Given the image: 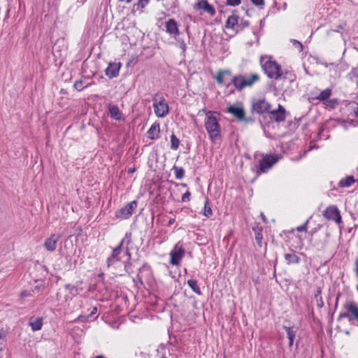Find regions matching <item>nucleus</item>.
<instances>
[{
    "label": "nucleus",
    "instance_id": "nucleus-1",
    "mask_svg": "<svg viewBox=\"0 0 358 358\" xmlns=\"http://www.w3.org/2000/svg\"><path fill=\"white\" fill-rule=\"evenodd\" d=\"M215 112L208 111L205 120V127L212 142L221 140V127Z\"/></svg>",
    "mask_w": 358,
    "mask_h": 358
},
{
    "label": "nucleus",
    "instance_id": "nucleus-2",
    "mask_svg": "<svg viewBox=\"0 0 358 358\" xmlns=\"http://www.w3.org/2000/svg\"><path fill=\"white\" fill-rule=\"evenodd\" d=\"M260 64L264 73L269 78L278 80L282 76L280 65L275 61H272L270 57L266 55L260 57Z\"/></svg>",
    "mask_w": 358,
    "mask_h": 358
},
{
    "label": "nucleus",
    "instance_id": "nucleus-3",
    "mask_svg": "<svg viewBox=\"0 0 358 358\" xmlns=\"http://www.w3.org/2000/svg\"><path fill=\"white\" fill-rule=\"evenodd\" d=\"M260 78L258 74L253 73L250 78H246L242 74H237L232 77L231 83L226 85V87H229L233 85L234 88L238 91H242L246 87H251L255 83L258 82Z\"/></svg>",
    "mask_w": 358,
    "mask_h": 358
},
{
    "label": "nucleus",
    "instance_id": "nucleus-4",
    "mask_svg": "<svg viewBox=\"0 0 358 358\" xmlns=\"http://www.w3.org/2000/svg\"><path fill=\"white\" fill-rule=\"evenodd\" d=\"M153 108L155 115L159 117H164L169 113V107L164 97L160 94H156L153 98Z\"/></svg>",
    "mask_w": 358,
    "mask_h": 358
},
{
    "label": "nucleus",
    "instance_id": "nucleus-5",
    "mask_svg": "<svg viewBox=\"0 0 358 358\" xmlns=\"http://www.w3.org/2000/svg\"><path fill=\"white\" fill-rule=\"evenodd\" d=\"M131 234L127 233L124 237L121 240L118 245L113 249L112 254L107 258L106 264L107 267L109 268L113 266L115 262L120 261V255L124 249V245L126 243L127 245H129L131 243L130 238Z\"/></svg>",
    "mask_w": 358,
    "mask_h": 358
},
{
    "label": "nucleus",
    "instance_id": "nucleus-6",
    "mask_svg": "<svg viewBox=\"0 0 358 358\" xmlns=\"http://www.w3.org/2000/svg\"><path fill=\"white\" fill-rule=\"evenodd\" d=\"M279 160L278 155L270 154L262 156V159L259 162V165L257 166L256 172L258 175L266 173L275 163Z\"/></svg>",
    "mask_w": 358,
    "mask_h": 358
},
{
    "label": "nucleus",
    "instance_id": "nucleus-7",
    "mask_svg": "<svg viewBox=\"0 0 358 358\" xmlns=\"http://www.w3.org/2000/svg\"><path fill=\"white\" fill-rule=\"evenodd\" d=\"M344 308L347 310L345 313H340L338 321L343 318H348L350 322H357L358 327V306L355 301H346L344 304Z\"/></svg>",
    "mask_w": 358,
    "mask_h": 358
},
{
    "label": "nucleus",
    "instance_id": "nucleus-8",
    "mask_svg": "<svg viewBox=\"0 0 358 358\" xmlns=\"http://www.w3.org/2000/svg\"><path fill=\"white\" fill-rule=\"evenodd\" d=\"M185 254V250L184 249L182 244L180 241L178 242L170 252V264L173 266L179 265L180 260L184 257Z\"/></svg>",
    "mask_w": 358,
    "mask_h": 358
},
{
    "label": "nucleus",
    "instance_id": "nucleus-9",
    "mask_svg": "<svg viewBox=\"0 0 358 358\" xmlns=\"http://www.w3.org/2000/svg\"><path fill=\"white\" fill-rule=\"evenodd\" d=\"M271 105L265 99H255L252 101V111L259 115L269 113Z\"/></svg>",
    "mask_w": 358,
    "mask_h": 358
},
{
    "label": "nucleus",
    "instance_id": "nucleus-10",
    "mask_svg": "<svg viewBox=\"0 0 358 358\" xmlns=\"http://www.w3.org/2000/svg\"><path fill=\"white\" fill-rule=\"evenodd\" d=\"M137 207V201H132L115 212V217L120 219H128L130 217Z\"/></svg>",
    "mask_w": 358,
    "mask_h": 358
},
{
    "label": "nucleus",
    "instance_id": "nucleus-11",
    "mask_svg": "<svg viewBox=\"0 0 358 358\" xmlns=\"http://www.w3.org/2000/svg\"><path fill=\"white\" fill-rule=\"evenodd\" d=\"M324 217L329 220H333L336 224H340L342 222L340 211L336 206H329L322 213Z\"/></svg>",
    "mask_w": 358,
    "mask_h": 358
},
{
    "label": "nucleus",
    "instance_id": "nucleus-12",
    "mask_svg": "<svg viewBox=\"0 0 358 358\" xmlns=\"http://www.w3.org/2000/svg\"><path fill=\"white\" fill-rule=\"evenodd\" d=\"M227 112L233 115L238 120L244 121L245 122L250 121V119L245 117V110L242 106L231 105L227 108Z\"/></svg>",
    "mask_w": 358,
    "mask_h": 358
},
{
    "label": "nucleus",
    "instance_id": "nucleus-13",
    "mask_svg": "<svg viewBox=\"0 0 358 358\" xmlns=\"http://www.w3.org/2000/svg\"><path fill=\"white\" fill-rule=\"evenodd\" d=\"M286 113L285 108L282 105L278 104L277 110H270V119L275 122H283L286 118Z\"/></svg>",
    "mask_w": 358,
    "mask_h": 358
},
{
    "label": "nucleus",
    "instance_id": "nucleus-14",
    "mask_svg": "<svg viewBox=\"0 0 358 358\" xmlns=\"http://www.w3.org/2000/svg\"><path fill=\"white\" fill-rule=\"evenodd\" d=\"M165 28L166 32L174 38H176V37L180 34L178 24L176 20L173 18H171L166 22Z\"/></svg>",
    "mask_w": 358,
    "mask_h": 358
},
{
    "label": "nucleus",
    "instance_id": "nucleus-15",
    "mask_svg": "<svg viewBox=\"0 0 358 358\" xmlns=\"http://www.w3.org/2000/svg\"><path fill=\"white\" fill-rule=\"evenodd\" d=\"M121 66L122 64L120 62H110L105 70L106 76L110 79L117 77Z\"/></svg>",
    "mask_w": 358,
    "mask_h": 358
},
{
    "label": "nucleus",
    "instance_id": "nucleus-16",
    "mask_svg": "<svg viewBox=\"0 0 358 358\" xmlns=\"http://www.w3.org/2000/svg\"><path fill=\"white\" fill-rule=\"evenodd\" d=\"M60 238L59 234H53L47 238L44 242V248L49 252H54L57 248V243Z\"/></svg>",
    "mask_w": 358,
    "mask_h": 358
},
{
    "label": "nucleus",
    "instance_id": "nucleus-17",
    "mask_svg": "<svg viewBox=\"0 0 358 358\" xmlns=\"http://www.w3.org/2000/svg\"><path fill=\"white\" fill-rule=\"evenodd\" d=\"M195 8L203 10L205 12L208 13L210 16H214L215 15V9L214 7L210 5L207 0H201L198 1L195 6Z\"/></svg>",
    "mask_w": 358,
    "mask_h": 358
},
{
    "label": "nucleus",
    "instance_id": "nucleus-18",
    "mask_svg": "<svg viewBox=\"0 0 358 358\" xmlns=\"http://www.w3.org/2000/svg\"><path fill=\"white\" fill-rule=\"evenodd\" d=\"M238 20L239 17L236 14H233L228 17L227 20L226 22L225 27L226 29H230L236 31V33L239 32L238 29Z\"/></svg>",
    "mask_w": 358,
    "mask_h": 358
},
{
    "label": "nucleus",
    "instance_id": "nucleus-19",
    "mask_svg": "<svg viewBox=\"0 0 358 358\" xmlns=\"http://www.w3.org/2000/svg\"><path fill=\"white\" fill-rule=\"evenodd\" d=\"M160 132V125L157 122H155L148 129L147 134L148 137L151 140H155L159 138V134Z\"/></svg>",
    "mask_w": 358,
    "mask_h": 358
},
{
    "label": "nucleus",
    "instance_id": "nucleus-20",
    "mask_svg": "<svg viewBox=\"0 0 358 358\" xmlns=\"http://www.w3.org/2000/svg\"><path fill=\"white\" fill-rule=\"evenodd\" d=\"M285 259L288 264H296L300 262V257L296 254L293 250L285 254Z\"/></svg>",
    "mask_w": 358,
    "mask_h": 358
},
{
    "label": "nucleus",
    "instance_id": "nucleus-21",
    "mask_svg": "<svg viewBox=\"0 0 358 358\" xmlns=\"http://www.w3.org/2000/svg\"><path fill=\"white\" fill-rule=\"evenodd\" d=\"M150 0H138L133 4L131 13L138 12L143 13L144 8L149 4Z\"/></svg>",
    "mask_w": 358,
    "mask_h": 358
},
{
    "label": "nucleus",
    "instance_id": "nucleus-22",
    "mask_svg": "<svg viewBox=\"0 0 358 358\" xmlns=\"http://www.w3.org/2000/svg\"><path fill=\"white\" fill-rule=\"evenodd\" d=\"M29 326L31 327L33 331H39L41 329L43 326V318L42 317H31L29 319Z\"/></svg>",
    "mask_w": 358,
    "mask_h": 358
},
{
    "label": "nucleus",
    "instance_id": "nucleus-23",
    "mask_svg": "<svg viewBox=\"0 0 358 358\" xmlns=\"http://www.w3.org/2000/svg\"><path fill=\"white\" fill-rule=\"evenodd\" d=\"M109 114L111 118L115 120H122V112L119 108L115 105H109L108 106Z\"/></svg>",
    "mask_w": 358,
    "mask_h": 358
},
{
    "label": "nucleus",
    "instance_id": "nucleus-24",
    "mask_svg": "<svg viewBox=\"0 0 358 358\" xmlns=\"http://www.w3.org/2000/svg\"><path fill=\"white\" fill-rule=\"evenodd\" d=\"M283 329L286 331L287 338L289 339V347L293 345L294 340L296 336V330L294 327H286L283 326Z\"/></svg>",
    "mask_w": 358,
    "mask_h": 358
},
{
    "label": "nucleus",
    "instance_id": "nucleus-25",
    "mask_svg": "<svg viewBox=\"0 0 358 358\" xmlns=\"http://www.w3.org/2000/svg\"><path fill=\"white\" fill-rule=\"evenodd\" d=\"M224 76H231V71L229 69L220 70L217 72V76L215 77L216 81L218 85H223L224 82Z\"/></svg>",
    "mask_w": 358,
    "mask_h": 358
},
{
    "label": "nucleus",
    "instance_id": "nucleus-26",
    "mask_svg": "<svg viewBox=\"0 0 358 358\" xmlns=\"http://www.w3.org/2000/svg\"><path fill=\"white\" fill-rule=\"evenodd\" d=\"M314 299L317 302V306L321 308L324 306V301L322 296V288L317 287L316 290L314 293Z\"/></svg>",
    "mask_w": 358,
    "mask_h": 358
},
{
    "label": "nucleus",
    "instance_id": "nucleus-27",
    "mask_svg": "<svg viewBox=\"0 0 358 358\" xmlns=\"http://www.w3.org/2000/svg\"><path fill=\"white\" fill-rule=\"evenodd\" d=\"M255 232V240L257 241V245L259 247L262 246V239H263V234H262V227H253L252 229Z\"/></svg>",
    "mask_w": 358,
    "mask_h": 358
},
{
    "label": "nucleus",
    "instance_id": "nucleus-28",
    "mask_svg": "<svg viewBox=\"0 0 358 358\" xmlns=\"http://www.w3.org/2000/svg\"><path fill=\"white\" fill-rule=\"evenodd\" d=\"M188 286L192 289V291L198 295H201L202 292L201 291L200 287L197 285V281L196 280H187Z\"/></svg>",
    "mask_w": 358,
    "mask_h": 358
},
{
    "label": "nucleus",
    "instance_id": "nucleus-29",
    "mask_svg": "<svg viewBox=\"0 0 358 358\" xmlns=\"http://www.w3.org/2000/svg\"><path fill=\"white\" fill-rule=\"evenodd\" d=\"M355 178L353 176H347L340 180L338 185L340 187H350L355 182Z\"/></svg>",
    "mask_w": 358,
    "mask_h": 358
},
{
    "label": "nucleus",
    "instance_id": "nucleus-30",
    "mask_svg": "<svg viewBox=\"0 0 358 358\" xmlns=\"http://www.w3.org/2000/svg\"><path fill=\"white\" fill-rule=\"evenodd\" d=\"M203 215L207 217H210L213 215L212 208L209 203V199L206 198L203 208Z\"/></svg>",
    "mask_w": 358,
    "mask_h": 358
},
{
    "label": "nucleus",
    "instance_id": "nucleus-31",
    "mask_svg": "<svg viewBox=\"0 0 358 358\" xmlns=\"http://www.w3.org/2000/svg\"><path fill=\"white\" fill-rule=\"evenodd\" d=\"M331 94V90L330 89H325L322 90L318 95L317 99L320 101H326Z\"/></svg>",
    "mask_w": 358,
    "mask_h": 358
},
{
    "label": "nucleus",
    "instance_id": "nucleus-32",
    "mask_svg": "<svg viewBox=\"0 0 358 358\" xmlns=\"http://www.w3.org/2000/svg\"><path fill=\"white\" fill-rule=\"evenodd\" d=\"M180 145V140L173 133L171 136V149L176 150L178 149Z\"/></svg>",
    "mask_w": 358,
    "mask_h": 358
},
{
    "label": "nucleus",
    "instance_id": "nucleus-33",
    "mask_svg": "<svg viewBox=\"0 0 358 358\" xmlns=\"http://www.w3.org/2000/svg\"><path fill=\"white\" fill-rule=\"evenodd\" d=\"M173 169L174 170L175 176L177 179H182L185 175V170L182 167L173 166Z\"/></svg>",
    "mask_w": 358,
    "mask_h": 358
},
{
    "label": "nucleus",
    "instance_id": "nucleus-34",
    "mask_svg": "<svg viewBox=\"0 0 358 358\" xmlns=\"http://www.w3.org/2000/svg\"><path fill=\"white\" fill-rule=\"evenodd\" d=\"M88 86V85H84V82L81 80H76L74 84H73V87L75 90H78V91H82L83 89H85V87H87Z\"/></svg>",
    "mask_w": 358,
    "mask_h": 358
},
{
    "label": "nucleus",
    "instance_id": "nucleus-35",
    "mask_svg": "<svg viewBox=\"0 0 358 358\" xmlns=\"http://www.w3.org/2000/svg\"><path fill=\"white\" fill-rule=\"evenodd\" d=\"M348 77L351 80L358 78V69L352 68L350 72L348 73Z\"/></svg>",
    "mask_w": 358,
    "mask_h": 358
},
{
    "label": "nucleus",
    "instance_id": "nucleus-36",
    "mask_svg": "<svg viewBox=\"0 0 358 358\" xmlns=\"http://www.w3.org/2000/svg\"><path fill=\"white\" fill-rule=\"evenodd\" d=\"M249 25H250V22L247 20H241V22L238 21L239 31H242L245 27H248Z\"/></svg>",
    "mask_w": 358,
    "mask_h": 358
},
{
    "label": "nucleus",
    "instance_id": "nucleus-37",
    "mask_svg": "<svg viewBox=\"0 0 358 358\" xmlns=\"http://www.w3.org/2000/svg\"><path fill=\"white\" fill-rule=\"evenodd\" d=\"M175 39L178 41L180 48L182 50L183 52H185L186 51L187 46H186V43H185L184 40L181 39V38H177Z\"/></svg>",
    "mask_w": 358,
    "mask_h": 358
},
{
    "label": "nucleus",
    "instance_id": "nucleus-38",
    "mask_svg": "<svg viewBox=\"0 0 358 358\" xmlns=\"http://www.w3.org/2000/svg\"><path fill=\"white\" fill-rule=\"evenodd\" d=\"M311 217H309V219H308L306 222L299 227H296V230L298 231H306L307 230V225L308 224V222H309V220L310 219Z\"/></svg>",
    "mask_w": 358,
    "mask_h": 358
},
{
    "label": "nucleus",
    "instance_id": "nucleus-39",
    "mask_svg": "<svg viewBox=\"0 0 358 358\" xmlns=\"http://www.w3.org/2000/svg\"><path fill=\"white\" fill-rule=\"evenodd\" d=\"M131 266L132 264L130 262V260H128L127 262H124V269L128 274H130L131 273Z\"/></svg>",
    "mask_w": 358,
    "mask_h": 358
},
{
    "label": "nucleus",
    "instance_id": "nucleus-40",
    "mask_svg": "<svg viewBox=\"0 0 358 358\" xmlns=\"http://www.w3.org/2000/svg\"><path fill=\"white\" fill-rule=\"evenodd\" d=\"M253 4L258 6L260 8H263L264 6V0H250Z\"/></svg>",
    "mask_w": 358,
    "mask_h": 358
},
{
    "label": "nucleus",
    "instance_id": "nucleus-41",
    "mask_svg": "<svg viewBox=\"0 0 358 358\" xmlns=\"http://www.w3.org/2000/svg\"><path fill=\"white\" fill-rule=\"evenodd\" d=\"M241 0H227V4L231 6H236L241 3Z\"/></svg>",
    "mask_w": 358,
    "mask_h": 358
},
{
    "label": "nucleus",
    "instance_id": "nucleus-42",
    "mask_svg": "<svg viewBox=\"0 0 358 358\" xmlns=\"http://www.w3.org/2000/svg\"><path fill=\"white\" fill-rule=\"evenodd\" d=\"M191 193L189 191H187L182 196V202L189 201L190 199Z\"/></svg>",
    "mask_w": 358,
    "mask_h": 358
},
{
    "label": "nucleus",
    "instance_id": "nucleus-43",
    "mask_svg": "<svg viewBox=\"0 0 358 358\" xmlns=\"http://www.w3.org/2000/svg\"><path fill=\"white\" fill-rule=\"evenodd\" d=\"M353 271L356 277L358 278V257H357L355 260V266Z\"/></svg>",
    "mask_w": 358,
    "mask_h": 358
},
{
    "label": "nucleus",
    "instance_id": "nucleus-44",
    "mask_svg": "<svg viewBox=\"0 0 358 358\" xmlns=\"http://www.w3.org/2000/svg\"><path fill=\"white\" fill-rule=\"evenodd\" d=\"M293 44L296 47V48H299L300 51H302L303 50V45L301 42L296 41V40H293Z\"/></svg>",
    "mask_w": 358,
    "mask_h": 358
},
{
    "label": "nucleus",
    "instance_id": "nucleus-45",
    "mask_svg": "<svg viewBox=\"0 0 358 358\" xmlns=\"http://www.w3.org/2000/svg\"><path fill=\"white\" fill-rule=\"evenodd\" d=\"M65 288L68 290H69L71 292H73V290H76V287L73 285H71V284H66L65 285Z\"/></svg>",
    "mask_w": 358,
    "mask_h": 358
},
{
    "label": "nucleus",
    "instance_id": "nucleus-46",
    "mask_svg": "<svg viewBox=\"0 0 358 358\" xmlns=\"http://www.w3.org/2000/svg\"><path fill=\"white\" fill-rule=\"evenodd\" d=\"M352 109H353L355 116L358 117V103H354V106H352Z\"/></svg>",
    "mask_w": 358,
    "mask_h": 358
},
{
    "label": "nucleus",
    "instance_id": "nucleus-47",
    "mask_svg": "<svg viewBox=\"0 0 358 358\" xmlns=\"http://www.w3.org/2000/svg\"><path fill=\"white\" fill-rule=\"evenodd\" d=\"M88 317H87V316H85V315H80V316L78 317V320L79 322H85V321Z\"/></svg>",
    "mask_w": 358,
    "mask_h": 358
},
{
    "label": "nucleus",
    "instance_id": "nucleus-48",
    "mask_svg": "<svg viewBox=\"0 0 358 358\" xmlns=\"http://www.w3.org/2000/svg\"><path fill=\"white\" fill-rule=\"evenodd\" d=\"M125 250H126L125 254L128 257V260H130L131 255V252H130L129 249L128 248V245H127Z\"/></svg>",
    "mask_w": 358,
    "mask_h": 358
},
{
    "label": "nucleus",
    "instance_id": "nucleus-49",
    "mask_svg": "<svg viewBox=\"0 0 358 358\" xmlns=\"http://www.w3.org/2000/svg\"><path fill=\"white\" fill-rule=\"evenodd\" d=\"M96 312H97V308H96V307H94V308H92V310L91 311L90 314H89V315H87V317H90V316H92V315H93L94 314L96 313Z\"/></svg>",
    "mask_w": 358,
    "mask_h": 358
},
{
    "label": "nucleus",
    "instance_id": "nucleus-50",
    "mask_svg": "<svg viewBox=\"0 0 358 358\" xmlns=\"http://www.w3.org/2000/svg\"><path fill=\"white\" fill-rule=\"evenodd\" d=\"M136 171V169L135 168H129L128 169V173H133Z\"/></svg>",
    "mask_w": 358,
    "mask_h": 358
},
{
    "label": "nucleus",
    "instance_id": "nucleus-51",
    "mask_svg": "<svg viewBox=\"0 0 358 358\" xmlns=\"http://www.w3.org/2000/svg\"><path fill=\"white\" fill-rule=\"evenodd\" d=\"M133 0H119L120 2H124L126 3H130L132 2Z\"/></svg>",
    "mask_w": 358,
    "mask_h": 358
},
{
    "label": "nucleus",
    "instance_id": "nucleus-52",
    "mask_svg": "<svg viewBox=\"0 0 358 358\" xmlns=\"http://www.w3.org/2000/svg\"><path fill=\"white\" fill-rule=\"evenodd\" d=\"M261 217L262 218V220H264V222H266V216L264 215V213H261Z\"/></svg>",
    "mask_w": 358,
    "mask_h": 358
},
{
    "label": "nucleus",
    "instance_id": "nucleus-53",
    "mask_svg": "<svg viewBox=\"0 0 358 358\" xmlns=\"http://www.w3.org/2000/svg\"><path fill=\"white\" fill-rule=\"evenodd\" d=\"M339 296H340V294H338V296H337V297H336V304H335V308H336V307H337V306H338V301Z\"/></svg>",
    "mask_w": 358,
    "mask_h": 358
},
{
    "label": "nucleus",
    "instance_id": "nucleus-54",
    "mask_svg": "<svg viewBox=\"0 0 358 358\" xmlns=\"http://www.w3.org/2000/svg\"><path fill=\"white\" fill-rule=\"evenodd\" d=\"M27 296V294L26 292H23L21 293V296L24 297V296Z\"/></svg>",
    "mask_w": 358,
    "mask_h": 358
},
{
    "label": "nucleus",
    "instance_id": "nucleus-55",
    "mask_svg": "<svg viewBox=\"0 0 358 358\" xmlns=\"http://www.w3.org/2000/svg\"><path fill=\"white\" fill-rule=\"evenodd\" d=\"M330 102L331 103L332 106H334V104L337 103V102H336V100H331V101H330Z\"/></svg>",
    "mask_w": 358,
    "mask_h": 358
},
{
    "label": "nucleus",
    "instance_id": "nucleus-56",
    "mask_svg": "<svg viewBox=\"0 0 358 358\" xmlns=\"http://www.w3.org/2000/svg\"><path fill=\"white\" fill-rule=\"evenodd\" d=\"M159 358H167V357L165 355H162L159 356Z\"/></svg>",
    "mask_w": 358,
    "mask_h": 358
},
{
    "label": "nucleus",
    "instance_id": "nucleus-57",
    "mask_svg": "<svg viewBox=\"0 0 358 358\" xmlns=\"http://www.w3.org/2000/svg\"><path fill=\"white\" fill-rule=\"evenodd\" d=\"M173 222H174V220H173V219H171V220H169V224H173Z\"/></svg>",
    "mask_w": 358,
    "mask_h": 358
},
{
    "label": "nucleus",
    "instance_id": "nucleus-58",
    "mask_svg": "<svg viewBox=\"0 0 358 358\" xmlns=\"http://www.w3.org/2000/svg\"><path fill=\"white\" fill-rule=\"evenodd\" d=\"M3 338V333L1 331H0V339Z\"/></svg>",
    "mask_w": 358,
    "mask_h": 358
},
{
    "label": "nucleus",
    "instance_id": "nucleus-59",
    "mask_svg": "<svg viewBox=\"0 0 358 358\" xmlns=\"http://www.w3.org/2000/svg\"><path fill=\"white\" fill-rule=\"evenodd\" d=\"M345 333L346 335H349L350 334V331H345Z\"/></svg>",
    "mask_w": 358,
    "mask_h": 358
},
{
    "label": "nucleus",
    "instance_id": "nucleus-60",
    "mask_svg": "<svg viewBox=\"0 0 358 358\" xmlns=\"http://www.w3.org/2000/svg\"><path fill=\"white\" fill-rule=\"evenodd\" d=\"M181 185H182V187H187V185H186V184H184V183H182V184H181Z\"/></svg>",
    "mask_w": 358,
    "mask_h": 358
},
{
    "label": "nucleus",
    "instance_id": "nucleus-61",
    "mask_svg": "<svg viewBox=\"0 0 358 358\" xmlns=\"http://www.w3.org/2000/svg\"><path fill=\"white\" fill-rule=\"evenodd\" d=\"M234 92V90H231V91L230 92V94H233Z\"/></svg>",
    "mask_w": 358,
    "mask_h": 358
},
{
    "label": "nucleus",
    "instance_id": "nucleus-62",
    "mask_svg": "<svg viewBox=\"0 0 358 358\" xmlns=\"http://www.w3.org/2000/svg\"><path fill=\"white\" fill-rule=\"evenodd\" d=\"M206 111V109H203L202 113H204Z\"/></svg>",
    "mask_w": 358,
    "mask_h": 358
},
{
    "label": "nucleus",
    "instance_id": "nucleus-63",
    "mask_svg": "<svg viewBox=\"0 0 358 358\" xmlns=\"http://www.w3.org/2000/svg\"><path fill=\"white\" fill-rule=\"evenodd\" d=\"M206 111V109H203L202 113H204Z\"/></svg>",
    "mask_w": 358,
    "mask_h": 358
},
{
    "label": "nucleus",
    "instance_id": "nucleus-64",
    "mask_svg": "<svg viewBox=\"0 0 358 358\" xmlns=\"http://www.w3.org/2000/svg\"><path fill=\"white\" fill-rule=\"evenodd\" d=\"M357 289H358V285L357 286Z\"/></svg>",
    "mask_w": 358,
    "mask_h": 358
}]
</instances>
